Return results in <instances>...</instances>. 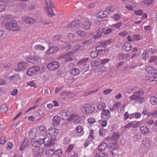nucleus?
I'll return each instance as SVG.
<instances>
[{"instance_id": "obj_1", "label": "nucleus", "mask_w": 157, "mask_h": 157, "mask_svg": "<svg viewBox=\"0 0 157 157\" xmlns=\"http://www.w3.org/2000/svg\"><path fill=\"white\" fill-rule=\"evenodd\" d=\"M4 20L3 23L4 24L6 28L8 30L11 31L19 30L20 27L18 25L17 21L15 20H11L9 22H5Z\"/></svg>"}, {"instance_id": "obj_2", "label": "nucleus", "mask_w": 157, "mask_h": 157, "mask_svg": "<svg viewBox=\"0 0 157 157\" xmlns=\"http://www.w3.org/2000/svg\"><path fill=\"white\" fill-rule=\"evenodd\" d=\"M98 149L99 151L101 152V153L99 154L97 153L96 157L102 156L103 155H104V157H107L109 148V146L107 147V144L106 142H103L101 144Z\"/></svg>"}, {"instance_id": "obj_3", "label": "nucleus", "mask_w": 157, "mask_h": 157, "mask_svg": "<svg viewBox=\"0 0 157 157\" xmlns=\"http://www.w3.org/2000/svg\"><path fill=\"white\" fill-rule=\"evenodd\" d=\"M81 109L84 113L89 114L93 113L95 108L94 105H91L89 104H86L85 106L81 107Z\"/></svg>"}, {"instance_id": "obj_4", "label": "nucleus", "mask_w": 157, "mask_h": 157, "mask_svg": "<svg viewBox=\"0 0 157 157\" xmlns=\"http://www.w3.org/2000/svg\"><path fill=\"white\" fill-rule=\"evenodd\" d=\"M143 92L141 91H138L134 92L132 95L130 97L131 101L140 100L143 99L141 95L143 94Z\"/></svg>"}, {"instance_id": "obj_5", "label": "nucleus", "mask_w": 157, "mask_h": 157, "mask_svg": "<svg viewBox=\"0 0 157 157\" xmlns=\"http://www.w3.org/2000/svg\"><path fill=\"white\" fill-rule=\"evenodd\" d=\"M59 66V63L58 62L54 61L49 63L47 65V67L50 71H53L58 69Z\"/></svg>"}, {"instance_id": "obj_6", "label": "nucleus", "mask_w": 157, "mask_h": 157, "mask_svg": "<svg viewBox=\"0 0 157 157\" xmlns=\"http://www.w3.org/2000/svg\"><path fill=\"white\" fill-rule=\"evenodd\" d=\"M88 61V58H86L80 60L78 62V64L79 65L82 66V68L84 70V71L86 72L89 70V66L88 64H87Z\"/></svg>"}, {"instance_id": "obj_7", "label": "nucleus", "mask_w": 157, "mask_h": 157, "mask_svg": "<svg viewBox=\"0 0 157 157\" xmlns=\"http://www.w3.org/2000/svg\"><path fill=\"white\" fill-rule=\"evenodd\" d=\"M80 27L79 21L78 20H76L70 23L67 25L68 28L74 29H78Z\"/></svg>"}, {"instance_id": "obj_8", "label": "nucleus", "mask_w": 157, "mask_h": 157, "mask_svg": "<svg viewBox=\"0 0 157 157\" xmlns=\"http://www.w3.org/2000/svg\"><path fill=\"white\" fill-rule=\"evenodd\" d=\"M40 69V67L38 66L33 67L28 70L27 74L29 76L37 74Z\"/></svg>"}, {"instance_id": "obj_9", "label": "nucleus", "mask_w": 157, "mask_h": 157, "mask_svg": "<svg viewBox=\"0 0 157 157\" xmlns=\"http://www.w3.org/2000/svg\"><path fill=\"white\" fill-rule=\"evenodd\" d=\"M18 68L15 69V71L16 72L21 71H24L26 69L28 66V63L26 62H21L17 64Z\"/></svg>"}, {"instance_id": "obj_10", "label": "nucleus", "mask_w": 157, "mask_h": 157, "mask_svg": "<svg viewBox=\"0 0 157 157\" xmlns=\"http://www.w3.org/2000/svg\"><path fill=\"white\" fill-rule=\"evenodd\" d=\"M59 114L61 115L60 117H61V119L64 121L69 119L70 115V112L67 110L62 111L60 112Z\"/></svg>"}, {"instance_id": "obj_11", "label": "nucleus", "mask_w": 157, "mask_h": 157, "mask_svg": "<svg viewBox=\"0 0 157 157\" xmlns=\"http://www.w3.org/2000/svg\"><path fill=\"white\" fill-rule=\"evenodd\" d=\"M42 140L41 142L42 144H44V145L47 147L52 146L53 144L52 140H51L50 136L42 138Z\"/></svg>"}, {"instance_id": "obj_12", "label": "nucleus", "mask_w": 157, "mask_h": 157, "mask_svg": "<svg viewBox=\"0 0 157 157\" xmlns=\"http://www.w3.org/2000/svg\"><path fill=\"white\" fill-rule=\"evenodd\" d=\"M42 138H39L37 140L33 139L31 140V143L32 146L35 147H39L42 144Z\"/></svg>"}, {"instance_id": "obj_13", "label": "nucleus", "mask_w": 157, "mask_h": 157, "mask_svg": "<svg viewBox=\"0 0 157 157\" xmlns=\"http://www.w3.org/2000/svg\"><path fill=\"white\" fill-rule=\"evenodd\" d=\"M110 13L106 10L101 11L98 12L97 14L98 18H103L107 17L108 14H109Z\"/></svg>"}, {"instance_id": "obj_14", "label": "nucleus", "mask_w": 157, "mask_h": 157, "mask_svg": "<svg viewBox=\"0 0 157 157\" xmlns=\"http://www.w3.org/2000/svg\"><path fill=\"white\" fill-rule=\"evenodd\" d=\"M61 121L60 117L58 116H56L53 117L52 119V124L54 126L59 125Z\"/></svg>"}, {"instance_id": "obj_15", "label": "nucleus", "mask_w": 157, "mask_h": 157, "mask_svg": "<svg viewBox=\"0 0 157 157\" xmlns=\"http://www.w3.org/2000/svg\"><path fill=\"white\" fill-rule=\"evenodd\" d=\"M58 130L54 128L49 129L46 132V134L49 135L50 136L54 135H57L58 134Z\"/></svg>"}, {"instance_id": "obj_16", "label": "nucleus", "mask_w": 157, "mask_h": 157, "mask_svg": "<svg viewBox=\"0 0 157 157\" xmlns=\"http://www.w3.org/2000/svg\"><path fill=\"white\" fill-rule=\"evenodd\" d=\"M23 21L28 24H33L35 22V20L28 17H25L22 18Z\"/></svg>"}, {"instance_id": "obj_17", "label": "nucleus", "mask_w": 157, "mask_h": 157, "mask_svg": "<svg viewBox=\"0 0 157 157\" xmlns=\"http://www.w3.org/2000/svg\"><path fill=\"white\" fill-rule=\"evenodd\" d=\"M71 120H74V123L78 124L80 123L81 118L79 117L78 115H76L74 114H72L71 117Z\"/></svg>"}, {"instance_id": "obj_18", "label": "nucleus", "mask_w": 157, "mask_h": 157, "mask_svg": "<svg viewBox=\"0 0 157 157\" xmlns=\"http://www.w3.org/2000/svg\"><path fill=\"white\" fill-rule=\"evenodd\" d=\"M69 72L71 75L73 76H75L79 74L80 70L79 69L74 68L70 70Z\"/></svg>"}, {"instance_id": "obj_19", "label": "nucleus", "mask_w": 157, "mask_h": 157, "mask_svg": "<svg viewBox=\"0 0 157 157\" xmlns=\"http://www.w3.org/2000/svg\"><path fill=\"white\" fill-rule=\"evenodd\" d=\"M124 50L126 52H128L132 49V46L128 42H126L123 46Z\"/></svg>"}, {"instance_id": "obj_20", "label": "nucleus", "mask_w": 157, "mask_h": 157, "mask_svg": "<svg viewBox=\"0 0 157 157\" xmlns=\"http://www.w3.org/2000/svg\"><path fill=\"white\" fill-rule=\"evenodd\" d=\"M101 29L102 33L105 35L110 33L113 30V29L111 28H108L106 27L103 28Z\"/></svg>"}, {"instance_id": "obj_21", "label": "nucleus", "mask_w": 157, "mask_h": 157, "mask_svg": "<svg viewBox=\"0 0 157 157\" xmlns=\"http://www.w3.org/2000/svg\"><path fill=\"white\" fill-rule=\"evenodd\" d=\"M43 150L42 149L40 151V150H35L33 151V154L35 157H40L43 155L44 152Z\"/></svg>"}, {"instance_id": "obj_22", "label": "nucleus", "mask_w": 157, "mask_h": 157, "mask_svg": "<svg viewBox=\"0 0 157 157\" xmlns=\"http://www.w3.org/2000/svg\"><path fill=\"white\" fill-rule=\"evenodd\" d=\"M141 132L144 135L147 134L150 132L149 129L145 126H143L140 128Z\"/></svg>"}, {"instance_id": "obj_23", "label": "nucleus", "mask_w": 157, "mask_h": 157, "mask_svg": "<svg viewBox=\"0 0 157 157\" xmlns=\"http://www.w3.org/2000/svg\"><path fill=\"white\" fill-rule=\"evenodd\" d=\"M91 24V23L90 21H85L83 23V27L85 29L87 30L90 28Z\"/></svg>"}, {"instance_id": "obj_24", "label": "nucleus", "mask_w": 157, "mask_h": 157, "mask_svg": "<svg viewBox=\"0 0 157 157\" xmlns=\"http://www.w3.org/2000/svg\"><path fill=\"white\" fill-rule=\"evenodd\" d=\"M120 137V136L119 134H113L112 135V140L113 141V143H112V141H111L112 144L116 145L117 143V141L118 140V138Z\"/></svg>"}, {"instance_id": "obj_25", "label": "nucleus", "mask_w": 157, "mask_h": 157, "mask_svg": "<svg viewBox=\"0 0 157 157\" xmlns=\"http://www.w3.org/2000/svg\"><path fill=\"white\" fill-rule=\"evenodd\" d=\"M38 59L37 58L32 56H29L28 61L33 64H35L37 62Z\"/></svg>"}, {"instance_id": "obj_26", "label": "nucleus", "mask_w": 157, "mask_h": 157, "mask_svg": "<svg viewBox=\"0 0 157 157\" xmlns=\"http://www.w3.org/2000/svg\"><path fill=\"white\" fill-rule=\"evenodd\" d=\"M101 59H98L94 61H93L91 63V65L93 67H98L100 63Z\"/></svg>"}, {"instance_id": "obj_27", "label": "nucleus", "mask_w": 157, "mask_h": 157, "mask_svg": "<svg viewBox=\"0 0 157 157\" xmlns=\"http://www.w3.org/2000/svg\"><path fill=\"white\" fill-rule=\"evenodd\" d=\"M93 38H90L88 40H86L82 43V44L86 46H89L92 44H93L94 41L92 40Z\"/></svg>"}, {"instance_id": "obj_28", "label": "nucleus", "mask_w": 157, "mask_h": 157, "mask_svg": "<svg viewBox=\"0 0 157 157\" xmlns=\"http://www.w3.org/2000/svg\"><path fill=\"white\" fill-rule=\"evenodd\" d=\"M45 9L47 10V12L49 16L52 17L54 16V13L53 10L52 8H45Z\"/></svg>"}, {"instance_id": "obj_29", "label": "nucleus", "mask_w": 157, "mask_h": 157, "mask_svg": "<svg viewBox=\"0 0 157 157\" xmlns=\"http://www.w3.org/2000/svg\"><path fill=\"white\" fill-rule=\"evenodd\" d=\"M46 4L47 6L45 7V8H53L54 7V4L53 2L51 0H47L46 1Z\"/></svg>"}, {"instance_id": "obj_30", "label": "nucleus", "mask_w": 157, "mask_h": 157, "mask_svg": "<svg viewBox=\"0 0 157 157\" xmlns=\"http://www.w3.org/2000/svg\"><path fill=\"white\" fill-rule=\"evenodd\" d=\"M150 102L152 105H155L157 104V98L155 97H151Z\"/></svg>"}, {"instance_id": "obj_31", "label": "nucleus", "mask_w": 157, "mask_h": 157, "mask_svg": "<svg viewBox=\"0 0 157 157\" xmlns=\"http://www.w3.org/2000/svg\"><path fill=\"white\" fill-rule=\"evenodd\" d=\"M0 110L2 113H6L8 110L7 106L6 104L2 105L0 108Z\"/></svg>"}, {"instance_id": "obj_32", "label": "nucleus", "mask_w": 157, "mask_h": 157, "mask_svg": "<svg viewBox=\"0 0 157 157\" xmlns=\"http://www.w3.org/2000/svg\"><path fill=\"white\" fill-rule=\"evenodd\" d=\"M76 33H78V35L81 37H84L87 35L86 32H85L84 31L81 30H78L77 31Z\"/></svg>"}, {"instance_id": "obj_33", "label": "nucleus", "mask_w": 157, "mask_h": 157, "mask_svg": "<svg viewBox=\"0 0 157 157\" xmlns=\"http://www.w3.org/2000/svg\"><path fill=\"white\" fill-rule=\"evenodd\" d=\"M106 105L105 103H100L97 107V109L99 110H101L104 109L106 107Z\"/></svg>"}, {"instance_id": "obj_34", "label": "nucleus", "mask_w": 157, "mask_h": 157, "mask_svg": "<svg viewBox=\"0 0 157 157\" xmlns=\"http://www.w3.org/2000/svg\"><path fill=\"white\" fill-rule=\"evenodd\" d=\"M99 53L96 51H94L90 52V56L92 58H95L98 56Z\"/></svg>"}, {"instance_id": "obj_35", "label": "nucleus", "mask_w": 157, "mask_h": 157, "mask_svg": "<svg viewBox=\"0 0 157 157\" xmlns=\"http://www.w3.org/2000/svg\"><path fill=\"white\" fill-rule=\"evenodd\" d=\"M39 111V110H38L36 113V116L35 117V118L36 120H40L42 118V115L40 113Z\"/></svg>"}, {"instance_id": "obj_36", "label": "nucleus", "mask_w": 157, "mask_h": 157, "mask_svg": "<svg viewBox=\"0 0 157 157\" xmlns=\"http://www.w3.org/2000/svg\"><path fill=\"white\" fill-rule=\"evenodd\" d=\"M147 117H149L150 116H152V117H154L157 116V111H155L153 112H148L147 114Z\"/></svg>"}, {"instance_id": "obj_37", "label": "nucleus", "mask_w": 157, "mask_h": 157, "mask_svg": "<svg viewBox=\"0 0 157 157\" xmlns=\"http://www.w3.org/2000/svg\"><path fill=\"white\" fill-rule=\"evenodd\" d=\"M121 18V15L118 13H116L114 14L112 17V18L116 21L120 19Z\"/></svg>"}, {"instance_id": "obj_38", "label": "nucleus", "mask_w": 157, "mask_h": 157, "mask_svg": "<svg viewBox=\"0 0 157 157\" xmlns=\"http://www.w3.org/2000/svg\"><path fill=\"white\" fill-rule=\"evenodd\" d=\"M107 68L104 66H100L98 68V71L99 72H104L106 71Z\"/></svg>"}, {"instance_id": "obj_39", "label": "nucleus", "mask_w": 157, "mask_h": 157, "mask_svg": "<svg viewBox=\"0 0 157 157\" xmlns=\"http://www.w3.org/2000/svg\"><path fill=\"white\" fill-rule=\"evenodd\" d=\"M34 48L36 50H44L45 49V48L41 45H37L34 47Z\"/></svg>"}, {"instance_id": "obj_40", "label": "nucleus", "mask_w": 157, "mask_h": 157, "mask_svg": "<svg viewBox=\"0 0 157 157\" xmlns=\"http://www.w3.org/2000/svg\"><path fill=\"white\" fill-rule=\"evenodd\" d=\"M53 48V46L50 47L46 51V54L48 55H50L54 53V52L53 50L54 49Z\"/></svg>"}, {"instance_id": "obj_41", "label": "nucleus", "mask_w": 157, "mask_h": 157, "mask_svg": "<svg viewBox=\"0 0 157 157\" xmlns=\"http://www.w3.org/2000/svg\"><path fill=\"white\" fill-rule=\"evenodd\" d=\"M143 143L145 147H148L150 146L149 141L147 138L144 139Z\"/></svg>"}, {"instance_id": "obj_42", "label": "nucleus", "mask_w": 157, "mask_h": 157, "mask_svg": "<svg viewBox=\"0 0 157 157\" xmlns=\"http://www.w3.org/2000/svg\"><path fill=\"white\" fill-rule=\"evenodd\" d=\"M141 114L140 113H136L133 114H131V116H130V118H132L133 117H134V116L136 118H139L141 116Z\"/></svg>"}, {"instance_id": "obj_43", "label": "nucleus", "mask_w": 157, "mask_h": 157, "mask_svg": "<svg viewBox=\"0 0 157 157\" xmlns=\"http://www.w3.org/2000/svg\"><path fill=\"white\" fill-rule=\"evenodd\" d=\"M142 57L144 60H146L149 57L147 52L145 51H144L143 53L142 54Z\"/></svg>"}, {"instance_id": "obj_44", "label": "nucleus", "mask_w": 157, "mask_h": 157, "mask_svg": "<svg viewBox=\"0 0 157 157\" xmlns=\"http://www.w3.org/2000/svg\"><path fill=\"white\" fill-rule=\"evenodd\" d=\"M54 151L52 150H48L45 153L46 155L47 156H51L53 154H54V153H53Z\"/></svg>"}, {"instance_id": "obj_45", "label": "nucleus", "mask_w": 157, "mask_h": 157, "mask_svg": "<svg viewBox=\"0 0 157 157\" xmlns=\"http://www.w3.org/2000/svg\"><path fill=\"white\" fill-rule=\"evenodd\" d=\"M109 113L110 112L109 110L107 109H104L102 110L101 114V115H103L105 116H107L109 114Z\"/></svg>"}, {"instance_id": "obj_46", "label": "nucleus", "mask_w": 157, "mask_h": 157, "mask_svg": "<svg viewBox=\"0 0 157 157\" xmlns=\"http://www.w3.org/2000/svg\"><path fill=\"white\" fill-rule=\"evenodd\" d=\"M128 33L126 31H123L122 32L119 33V35L120 36L124 37L127 35Z\"/></svg>"}, {"instance_id": "obj_47", "label": "nucleus", "mask_w": 157, "mask_h": 157, "mask_svg": "<svg viewBox=\"0 0 157 157\" xmlns=\"http://www.w3.org/2000/svg\"><path fill=\"white\" fill-rule=\"evenodd\" d=\"M157 60V56H153L150 57L148 60L149 63H151L154 62L155 60Z\"/></svg>"}, {"instance_id": "obj_48", "label": "nucleus", "mask_w": 157, "mask_h": 157, "mask_svg": "<svg viewBox=\"0 0 157 157\" xmlns=\"http://www.w3.org/2000/svg\"><path fill=\"white\" fill-rule=\"evenodd\" d=\"M106 9L108 10L111 12H114L115 11V8H113L111 6H107L106 7Z\"/></svg>"}, {"instance_id": "obj_49", "label": "nucleus", "mask_w": 157, "mask_h": 157, "mask_svg": "<svg viewBox=\"0 0 157 157\" xmlns=\"http://www.w3.org/2000/svg\"><path fill=\"white\" fill-rule=\"evenodd\" d=\"M109 61V59H106L102 60H101L100 63L102 65H104L108 63Z\"/></svg>"}, {"instance_id": "obj_50", "label": "nucleus", "mask_w": 157, "mask_h": 157, "mask_svg": "<svg viewBox=\"0 0 157 157\" xmlns=\"http://www.w3.org/2000/svg\"><path fill=\"white\" fill-rule=\"evenodd\" d=\"M154 68L150 66H147L146 68V70L148 72V73L150 74L151 73V72L152 71V70Z\"/></svg>"}, {"instance_id": "obj_51", "label": "nucleus", "mask_w": 157, "mask_h": 157, "mask_svg": "<svg viewBox=\"0 0 157 157\" xmlns=\"http://www.w3.org/2000/svg\"><path fill=\"white\" fill-rule=\"evenodd\" d=\"M154 68L150 66H147L146 68V70L148 72V73L150 74L151 73V72L152 71V70Z\"/></svg>"}, {"instance_id": "obj_52", "label": "nucleus", "mask_w": 157, "mask_h": 157, "mask_svg": "<svg viewBox=\"0 0 157 157\" xmlns=\"http://www.w3.org/2000/svg\"><path fill=\"white\" fill-rule=\"evenodd\" d=\"M101 29L100 28L97 31V35L98 36L99 38H101V34L102 33L101 32Z\"/></svg>"}, {"instance_id": "obj_53", "label": "nucleus", "mask_w": 157, "mask_h": 157, "mask_svg": "<svg viewBox=\"0 0 157 157\" xmlns=\"http://www.w3.org/2000/svg\"><path fill=\"white\" fill-rule=\"evenodd\" d=\"M56 135H52L50 136L51 140H52V144H54V142L56 140Z\"/></svg>"}, {"instance_id": "obj_54", "label": "nucleus", "mask_w": 157, "mask_h": 157, "mask_svg": "<svg viewBox=\"0 0 157 157\" xmlns=\"http://www.w3.org/2000/svg\"><path fill=\"white\" fill-rule=\"evenodd\" d=\"M112 90L111 89H107L103 91V93L105 94H108L110 93Z\"/></svg>"}, {"instance_id": "obj_55", "label": "nucleus", "mask_w": 157, "mask_h": 157, "mask_svg": "<svg viewBox=\"0 0 157 157\" xmlns=\"http://www.w3.org/2000/svg\"><path fill=\"white\" fill-rule=\"evenodd\" d=\"M113 40L112 39H109L107 40H105L104 41L106 45L107 46L109 45L111 43L113 42Z\"/></svg>"}, {"instance_id": "obj_56", "label": "nucleus", "mask_w": 157, "mask_h": 157, "mask_svg": "<svg viewBox=\"0 0 157 157\" xmlns=\"http://www.w3.org/2000/svg\"><path fill=\"white\" fill-rule=\"evenodd\" d=\"M39 129L40 131L42 132L46 131V128L44 125H41L39 127Z\"/></svg>"}, {"instance_id": "obj_57", "label": "nucleus", "mask_w": 157, "mask_h": 157, "mask_svg": "<svg viewBox=\"0 0 157 157\" xmlns=\"http://www.w3.org/2000/svg\"><path fill=\"white\" fill-rule=\"evenodd\" d=\"M141 138L140 135H137V134L133 137V139L135 141H137L138 140L140 139Z\"/></svg>"}, {"instance_id": "obj_58", "label": "nucleus", "mask_w": 157, "mask_h": 157, "mask_svg": "<svg viewBox=\"0 0 157 157\" xmlns=\"http://www.w3.org/2000/svg\"><path fill=\"white\" fill-rule=\"evenodd\" d=\"M71 46L72 45L71 44H68L66 46H63V49L68 50L71 48Z\"/></svg>"}, {"instance_id": "obj_59", "label": "nucleus", "mask_w": 157, "mask_h": 157, "mask_svg": "<svg viewBox=\"0 0 157 157\" xmlns=\"http://www.w3.org/2000/svg\"><path fill=\"white\" fill-rule=\"evenodd\" d=\"M82 127L81 126H77L76 128V130L77 132L80 133L82 131Z\"/></svg>"}, {"instance_id": "obj_60", "label": "nucleus", "mask_w": 157, "mask_h": 157, "mask_svg": "<svg viewBox=\"0 0 157 157\" xmlns=\"http://www.w3.org/2000/svg\"><path fill=\"white\" fill-rule=\"evenodd\" d=\"M61 38V36L59 35L55 36L53 38V40L54 41H56L59 40Z\"/></svg>"}, {"instance_id": "obj_61", "label": "nucleus", "mask_w": 157, "mask_h": 157, "mask_svg": "<svg viewBox=\"0 0 157 157\" xmlns=\"http://www.w3.org/2000/svg\"><path fill=\"white\" fill-rule=\"evenodd\" d=\"M122 24V23L119 22L117 24H116L113 25V27L117 29H119L121 26Z\"/></svg>"}, {"instance_id": "obj_62", "label": "nucleus", "mask_w": 157, "mask_h": 157, "mask_svg": "<svg viewBox=\"0 0 157 157\" xmlns=\"http://www.w3.org/2000/svg\"><path fill=\"white\" fill-rule=\"evenodd\" d=\"M100 45L99 46L101 48H105L106 46L104 41H101L100 43Z\"/></svg>"}, {"instance_id": "obj_63", "label": "nucleus", "mask_w": 157, "mask_h": 157, "mask_svg": "<svg viewBox=\"0 0 157 157\" xmlns=\"http://www.w3.org/2000/svg\"><path fill=\"white\" fill-rule=\"evenodd\" d=\"M6 140L4 137H2L0 138V144H2L6 143Z\"/></svg>"}, {"instance_id": "obj_64", "label": "nucleus", "mask_w": 157, "mask_h": 157, "mask_svg": "<svg viewBox=\"0 0 157 157\" xmlns=\"http://www.w3.org/2000/svg\"><path fill=\"white\" fill-rule=\"evenodd\" d=\"M128 118H130V117H129L128 112H126L124 114V120H126Z\"/></svg>"}]
</instances>
